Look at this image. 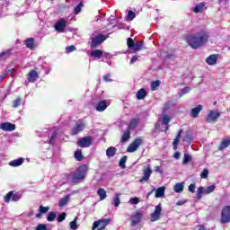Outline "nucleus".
Listing matches in <instances>:
<instances>
[{"label":"nucleus","instance_id":"obj_1","mask_svg":"<svg viewBox=\"0 0 230 230\" xmlns=\"http://www.w3.org/2000/svg\"><path fill=\"white\" fill-rule=\"evenodd\" d=\"M185 40L191 49H199L209 40V34L208 31L201 30L195 34H187Z\"/></svg>","mask_w":230,"mask_h":230},{"label":"nucleus","instance_id":"obj_2","mask_svg":"<svg viewBox=\"0 0 230 230\" xmlns=\"http://www.w3.org/2000/svg\"><path fill=\"white\" fill-rule=\"evenodd\" d=\"M87 172H89L87 164L80 165L75 172H71V183L74 185L80 184L87 177Z\"/></svg>","mask_w":230,"mask_h":230},{"label":"nucleus","instance_id":"obj_3","mask_svg":"<svg viewBox=\"0 0 230 230\" xmlns=\"http://www.w3.org/2000/svg\"><path fill=\"white\" fill-rule=\"evenodd\" d=\"M21 199H22V193H19L15 190H11L4 197V201L5 202V204H8L10 200H12L13 202H19Z\"/></svg>","mask_w":230,"mask_h":230},{"label":"nucleus","instance_id":"obj_4","mask_svg":"<svg viewBox=\"0 0 230 230\" xmlns=\"http://www.w3.org/2000/svg\"><path fill=\"white\" fill-rule=\"evenodd\" d=\"M109 39V36H105L102 33L96 35L95 37L91 39V48L92 49H96L98 46H101L102 42H105Z\"/></svg>","mask_w":230,"mask_h":230},{"label":"nucleus","instance_id":"obj_5","mask_svg":"<svg viewBox=\"0 0 230 230\" xmlns=\"http://www.w3.org/2000/svg\"><path fill=\"white\" fill-rule=\"evenodd\" d=\"M109 224H111V218L99 219L93 222L92 230H103Z\"/></svg>","mask_w":230,"mask_h":230},{"label":"nucleus","instance_id":"obj_6","mask_svg":"<svg viewBox=\"0 0 230 230\" xmlns=\"http://www.w3.org/2000/svg\"><path fill=\"white\" fill-rule=\"evenodd\" d=\"M93 145V137L87 136L81 137L77 140V146L80 148H89Z\"/></svg>","mask_w":230,"mask_h":230},{"label":"nucleus","instance_id":"obj_7","mask_svg":"<svg viewBox=\"0 0 230 230\" xmlns=\"http://www.w3.org/2000/svg\"><path fill=\"white\" fill-rule=\"evenodd\" d=\"M230 222V206L226 205L223 208L221 211V224H229Z\"/></svg>","mask_w":230,"mask_h":230},{"label":"nucleus","instance_id":"obj_8","mask_svg":"<svg viewBox=\"0 0 230 230\" xmlns=\"http://www.w3.org/2000/svg\"><path fill=\"white\" fill-rule=\"evenodd\" d=\"M141 145H143V139L140 137H137L128 146L127 152H128L129 154H134V152H136V150H137L139 146H141Z\"/></svg>","mask_w":230,"mask_h":230},{"label":"nucleus","instance_id":"obj_9","mask_svg":"<svg viewBox=\"0 0 230 230\" xmlns=\"http://www.w3.org/2000/svg\"><path fill=\"white\" fill-rule=\"evenodd\" d=\"M163 212V205L159 203L155 208V211L150 215V221L151 222H157L159 218H161V213Z\"/></svg>","mask_w":230,"mask_h":230},{"label":"nucleus","instance_id":"obj_10","mask_svg":"<svg viewBox=\"0 0 230 230\" xmlns=\"http://www.w3.org/2000/svg\"><path fill=\"white\" fill-rule=\"evenodd\" d=\"M85 128V123L82 121V119H79L75 122V126L71 129V136H78L80 132L84 131V128Z\"/></svg>","mask_w":230,"mask_h":230},{"label":"nucleus","instance_id":"obj_11","mask_svg":"<svg viewBox=\"0 0 230 230\" xmlns=\"http://www.w3.org/2000/svg\"><path fill=\"white\" fill-rule=\"evenodd\" d=\"M143 218V212L137 210L132 216H131V227H135V226H137L141 222Z\"/></svg>","mask_w":230,"mask_h":230},{"label":"nucleus","instance_id":"obj_12","mask_svg":"<svg viewBox=\"0 0 230 230\" xmlns=\"http://www.w3.org/2000/svg\"><path fill=\"white\" fill-rule=\"evenodd\" d=\"M38 68L31 69L28 74H27V80L30 84H35L40 76L39 75V73L37 72Z\"/></svg>","mask_w":230,"mask_h":230},{"label":"nucleus","instance_id":"obj_13","mask_svg":"<svg viewBox=\"0 0 230 230\" xmlns=\"http://www.w3.org/2000/svg\"><path fill=\"white\" fill-rule=\"evenodd\" d=\"M54 28L56 31L62 32L66 28H67V22H66L64 18H61L55 23Z\"/></svg>","mask_w":230,"mask_h":230},{"label":"nucleus","instance_id":"obj_14","mask_svg":"<svg viewBox=\"0 0 230 230\" xmlns=\"http://www.w3.org/2000/svg\"><path fill=\"white\" fill-rule=\"evenodd\" d=\"M219 116L220 112L212 110L207 116L206 121L207 123H213V121H217L218 119Z\"/></svg>","mask_w":230,"mask_h":230},{"label":"nucleus","instance_id":"obj_15","mask_svg":"<svg viewBox=\"0 0 230 230\" xmlns=\"http://www.w3.org/2000/svg\"><path fill=\"white\" fill-rule=\"evenodd\" d=\"M1 130H4V132H12L13 130H15L16 127L15 124L10 123V122H3L0 124Z\"/></svg>","mask_w":230,"mask_h":230},{"label":"nucleus","instance_id":"obj_16","mask_svg":"<svg viewBox=\"0 0 230 230\" xmlns=\"http://www.w3.org/2000/svg\"><path fill=\"white\" fill-rule=\"evenodd\" d=\"M139 121H141L139 118L131 119L128 126V130H136V128H137V126L139 125Z\"/></svg>","mask_w":230,"mask_h":230},{"label":"nucleus","instance_id":"obj_17","mask_svg":"<svg viewBox=\"0 0 230 230\" xmlns=\"http://www.w3.org/2000/svg\"><path fill=\"white\" fill-rule=\"evenodd\" d=\"M217 60H218V54H212L206 58L205 62L208 66H215V64H217Z\"/></svg>","mask_w":230,"mask_h":230},{"label":"nucleus","instance_id":"obj_18","mask_svg":"<svg viewBox=\"0 0 230 230\" xmlns=\"http://www.w3.org/2000/svg\"><path fill=\"white\" fill-rule=\"evenodd\" d=\"M206 6H208V3H206V2H201V3H199V4H197L194 8H193V12H194V13H200V12H202V10H204V8H205V10H208V7H206Z\"/></svg>","mask_w":230,"mask_h":230},{"label":"nucleus","instance_id":"obj_19","mask_svg":"<svg viewBox=\"0 0 230 230\" xmlns=\"http://www.w3.org/2000/svg\"><path fill=\"white\" fill-rule=\"evenodd\" d=\"M203 106L202 105H198L197 107L193 108L190 111V117L191 118H199V114H200V111H202Z\"/></svg>","mask_w":230,"mask_h":230},{"label":"nucleus","instance_id":"obj_20","mask_svg":"<svg viewBox=\"0 0 230 230\" xmlns=\"http://www.w3.org/2000/svg\"><path fill=\"white\" fill-rule=\"evenodd\" d=\"M90 57H92L93 58L100 59L103 57V50H102V49H93V50L91 51Z\"/></svg>","mask_w":230,"mask_h":230},{"label":"nucleus","instance_id":"obj_21","mask_svg":"<svg viewBox=\"0 0 230 230\" xmlns=\"http://www.w3.org/2000/svg\"><path fill=\"white\" fill-rule=\"evenodd\" d=\"M24 44L28 49H35V39L33 38H27L24 40Z\"/></svg>","mask_w":230,"mask_h":230},{"label":"nucleus","instance_id":"obj_22","mask_svg":"<svg viewBox=\"0 0 230 230\" xmlns=\"http://www.w3.org/2000/svg\"><path fill=\"white\" fill-rule=\"evenodd\" d=\"M152 175V169L150 167L144 170V176L139 180V182H144V181H148Z\"/></svg>","mask_w":230,"mask_h":230},{"label":"nucleus","instance_id":"obj_23","mask_svg":"<svg viewBox=\"0 0 230 230\" xmlns=\"http://www.w3.org/2000/svg\"><path fill=\"white\" fill-rule=\"evenodd\" d=\"M23 163H24V158L21 157L9 162V166H13V168H16L17 166H21Z\"/></svg>","mask_w":230,"mask_h":230},{"label":"nucleus","instance_id":"obj_24","mask_svg":"<svg viewBox=\"0 0 230 230\" xmlns=\"http://www.w3.org/2000/svg\"><path fill=\"white\" fill-rule=\"evenodd\" d=\"M107 109V102L106 101H100L96 105V111L98 112H103Z\"/></svg>","mask_w":230,"mask_h":230},{"label":"nucleus","instance_id":"obj_25","mask_svg":"<svg viewBox=\"0 0 230 230\" xmlns=\"http://www.w3.org/2000/svg\"><path fill=\"white\" fill-rule=\"evenodd\" d=\"M229 145H230V137L223 138L218 146V150H226V148H227V146H229Z\"/></svg>","mask_w":230,"mask_h":230},{"label":"nucleus","instance_id":"obj_26","mask_svg":"<svg viewBox=\"0 0 230 230\" xmlns=\"http://www.w3.org/2000/svg\"><path fill=\"white\" fill-rule=\"evenodd\" d=\"M146 90L145 88H141L137 93V100H145L146 98Z\"/></svg>","mask_w":230,"mask_h":230},{"label":"nucleus","instance_id":"obj_27","mask_svg":"<svg viewBox=\"0 0 230 230\" xmlns=\"http://www.w3.org/2000/svg\"><path fill=\"white\" fill-rule=\"evenodd\" d=\"M116 152H118V149L114 146H110L106 150V155L107 157H114L116 155Z\"/></svg>","mask_w":230,"mask_h":230},{"label":"nucleus","instance_id":"obj_28","mask_svg":"<svg viewBox=\"0 0 230 230\" xmlns=\"http://www.w3.org/2000/svg\"><path fill=\"white\" fill-rule=\"evenodd\" d=\"M97 195L100 197V200H105L107 199V191L103 188H99Z\"/></svg>","mask_w":230,"mask_h":230},{"label":"nucleus","instance_id":"obj_29","mask_svg":"<svg viewBox=\"0 0 230 230\" xmlns=\"http://www.w3.org/2000/svg\"><path fill=\"white\" fill-rule=\"evenodd\" d=\"M69 195H66L64 198L60 199L58 203L59 208H64V206L67 205V203L69 202Z\"/></svg>","mask_w":230,"mask_h":230},{"label":"nucleus","instance_id":"obj_30","mask_svg":"<svg viewBox=\"0 0 230 230\" xmlns=\"http://www.w3.org/2000/svg\"><path fill=\"white\" fill-rule=\"evenodd\" d=\"M166 189L164 188V187H160V188H158L157 190H156V191H155V198L156 199H161V198H163V197H164V190H165Z\"/></svg>","mask_w":230,"mask_h":230},{"label":"nucleus","instance_id":"obj_31","mask_svg":"<svg viewBox=\"0 0 230 230\" xmlns=\"http://www.w3.org/2000/svg\"><path fill=\"white\" fill-rule=\"evenodd\" d=\"M174 191L175 193H182V191H184V183H176L174 185Z\"/></svg>","mask_w":230,"mask_h":230},{"label":"nucleus","instance_id":"obj_32","mask_svg":"<svg viewBox=\"0 0 230 230\" xmlns=\"http://www.w3.org/2000/svg\"><path fill=\"white\" fill-rule=\"evenodd\" d=\"M143 49V41H137L133 47V51L137 53V51H141Z\"/></svg>","mask_w":230,"mask_h":230},{"label":"nucleus","instance_id":"obj_33","mask_svg":"<svg viewBox=\"0 0 230 230\" xmlns=\"http://www.w3.org/2000/svg\"><path fill=\"white\" fill-rule=\"evenodd\" d=\"M130 138V130H127L126 132H124V134L122 135L121 138H120V143H127V141Z\"/></svg>","mask_w":230,"mask_h":230},{"label":"nucleus","instance_id":"obj_34","mask_svg":"<svg viewBox=\"0 0 230 230\" xmlns=\"http://www.w3.org/2000/svg\"><path fill=\"white\" fill-rule=\"evenodd\" d=\"M74 156L76 161H84V155H82V150L80 149L75 152Z\"/></svg>","mask_w":230,"mask_h":230},{"label":"nucleus","instance_id":"obj_35","mask_svg":"<svg viewBox=\"0 0 230 230\" xmlns=\"http://www.w3.org/2000/svg\"><path fill=\"white\" fill-rule=\"evenodd\" d=\"M21 103H22V97H17L13 102V108L17 109L18 107H21Z\"/></svg>","mask_w":230,"mask_h":230},{"label":"nucleus","instance_id":"obj_36","mask_svg":"<svg viewBox=\"0 0 230 230\" xmlns=\"http://www.w3.org/2000/svg\"><path fill=\"white\" fill-rule=\"evenodd\" d=\"M127 155H124L120 158L119 162V166H120V168H122L123 170H125V168H127V165L125 164L127 163Z\"/></svg>","mask_w":230,"mask_h":230},{"label":"nucleus","instance_id":"obj_37","mask_svg":"<svg viewBox=\"0 0 230 230\" xmlns=\"http://www.w3.org/2000/svg\"><path fill=\"white\" fill-rule=\"evenodd\" d=\"M136 44V41L132 38L127 39V46L128 49H134V46Z\"/></svg>","mask_w":230,"mask_h":230},{"label":"nucleus","instance_id":"obj_38","mask_svg":"<svg viewBox=\"0 0 230 230\" xmlns=\"http://www.w3.org/2000/svg\"><path fill=\"white\" fill-rule=\"evenodd\" d=\"M159 85H161V81L159 80L151 82V91H157Z\"/></svg>","mask_w":230,"mask_h":230},{"label":"nucleus","instance_id":"obj_39","mask_svg":"<svg viewBox=\"0 0 230 230\" xmlns=\"http://www.w3.org/2000/svg\"><path fill=\"white\" fill-rule=\"evenodd\" d=\"M77 220H78V217H75V219L69 223L70 229H73V230L78 229V225H76Z\"/></svg>","mask_w":230,"mask_h":230},{"label":"nucleus","instance_id":"obj_40","mask_svg":"<svg viewBox=\"0 0 230 230\" xmlns=\"http://www.w3.org/2000/svg\"><path fill=\"white\" fill-rule=\"evenodd\" d=\"M57 136H58V132L53 131V133L49 140V145H55V140L57 139Z\"/></svg>","mask_w":230,"mask_h":230},{"label":"nucleus","instance_id":"obj_41","mask_svg":"<svg viewBox=\"0 0 230 230\" xmlns=\"http://www.w3.org/2000/svg\"><path fill=\"white\" fill-rule=\"evenodd\" d=\"M11 56H12V49H10L0 53V58H4V57L5 58H8V57H11Z\"/></svg>","mask_w":230,"mask_h":230},{"label":"nucleus","instance_id":"obj_42","mask_svg":"<svg viewBox=\"0 0 230 230\" xmlns=\"http://www.w3.org/2000/svg\"><path fill=\"white\" fill-rule=\"evenodd\" d=\"M55 218H57V213L55 212H49V216L47 217V220L49 222H55Z\"/></svg>","mask_w":230,"mask_h":230},{"label":"nucleus","instance_id":"obj_43","mask_svg":"<svg viewBox=\"0 0 230 230\" xmlns=\"http://www.w3.org/2000/svg\"><path fill=\"white\" fill-rule=\"evenodd\" d=\"M84 7V2H81L75 8V14L78 15L82 12V8Z\"/></svg>","mask_w":230,"mask_h":230},{"label":"nucleus","instance_id":"obj_44","mask_svg":"<svg viewBox=\"0 0 230 230\" xmlns=\"http://www.w3.org/2000/svg\"><path fill=\"white\" fill-rule=\"evenodd\" d=\"M170 121H172V119H170V116L164 115L162 119L163 125H170Z\"/></svg>","mask_w":230,"mask_h":230},{"label":"nucleus","instance_id":"obj_45","mask_svg":"<svg viewBox=\"0 0 230 230\" xmlns=\"http://www.w3.org/2000/svg\"><path fill=\"white\" fill-rule=\"evenodd\" d=\"M121 204V201L119 200V194H116L113 199V205L115 208H118Z\"/></svg>","mask_w":230,"mask_h":230},{"label":"nucleus","instance_id":"obj_46","mask_svg":"<svg viewBox=\"0 0 230 230\" xmlns=\"http://www.w3.org/2000/svg\"><path fill=\"white\" fill-rule=\"evenodd\" d=\"M35 230H51V228H48V225L46 224H39Z\"/></svg>","mask_w":230,"mask_h":230},{"label":"nucleus","instance_id":"obj_47","mask_svg":"<svg viewBox=\"0 0 230 230\" xmlns=\"http://www.w3.org/2000/svg\"><path fill=\"white\" fill-rule=\"evenodd\" d=\"M183 141L185 143H191V141H193V138L191 137V134L190 133H187L184 137H183Z\"/></svg>","mask_w":230,"mask_h":230},{"label":"nucleus","instance_id":"obj_48","mask_svg":"<svg viewBox=\"0 0 230 230\" xmlns=\"http://www.w3.org/2000/svg\"><path fill=\"white\" fill-rule=\"evenodd\" d=\"M190 161H191V156H190V155H188V154H184L182 164H188V163H190Z\"/></svg>","mask_w":230,"mask_h":230},{"label":"nucleus","instance_id":"obj_49","mask_svg":"<svg viewBox=\"0 0 230 230\" xmlns=\"http://www.w3.org/2000/svg\"><path fill=\"white\" fill-rule=\"evenodd\" d=\"M216 188L217 187L215 185H210V186L207 187V190H205V193L207 195H209V193H213L215 191Z\"/></svg>","mask_w":230,"mask_h":230},{"label":"nucleus","instance_id":"obj_50","mask_svg":"<svg viewBox=\"0 0 230 230\" xmlns=\"http://www.w3.org/2000/svg\"><path fill=\"white\" fill-rule=\"evenodd\" d=\"M39 211H40V213L44 215L45 213H48L49 211V207H44L41 205V206H40Z\"/></svg>","mask_w":230,"mask_h":230},{"label":"nucleus","instance_id":"obj_51","mask_svg":"<svg viewBox=\"0 0 230 230\" xmlns=\"http://www.w3.org/2000/svg\"><path fill=\"white\" fill-rule=\"evenodd\" d=\"M190 91H191V88H190V86H186L183 89H181V93H180V96H184V94H188V93H190Z\"/></svg>","mask_w":230,"mask_h":230},{"label":"nucleus","instance_id":"obj_52","mask_svg":"<svg viewBox=\"0 0 230 230\" xmlns=\"http://www.w3.org/2000/svg\"><path fill=\"white\" fill-rule=\"evenodd\" d=\"M128 21H134V19H136V13H134L133 11H128Z\"/></svg>","mask_w":230,"mask_h":230},{"label":"nucleus","instance_id":"obj_53","mask_svg":"<svg viewBox=\"0 0 230 230\" xmlns=\"http://www.w3.org/2000/svg\"><path fill=\"white\" fill-rule=\"evenodd\" d=\"M208 175H209V171L208 169H204L200 173V178L208 179Z\"/></svg>","mask_w":230,"mask_h":230},{"label":"nucleus","instance_id":"obj_54","mask_svg":"<svg viewBox=\"0 0 230 230\" xmlns=\"http://www.w3.org/2000/svg\"><path fill=\"white\" fill-rule=\"evenodd\" d=\"M66 217H67V215L66 214V212L61 213V214L58 217V222H64V220H66Z\"/></svg>","mask_w":230,"mask_h":230},{"label":"nucleus","instance_id":"obj_55","mask_svg":"<svg viewBox=\"0 0 230 230\" xmlns=\"http://www.w3.org/2000/svg\"><path fill=\"white\" fill-rule=\"evenodd\" d=\"M66 53H73V51H76V47L74 45L68 46L66 48Z\"/></svg>","mask_w":230,"mask_h":230},{"label":"nucleus","instance_id":"obj_56","mask_svg":"<svg viewBox=\"0 0 230 230\" xmlns=\"http://www.w3.org/2000/svg\"><path fill=\"white\" fill-rule=\"evenodd\" d=\"M181 140L177 139V138H174L173 142H172V148L173 150H177V148H179V142Z\"/></svg>","mask_w":230,"mask_h":230},{"label":"nucleus","instance_id":"obj_57","mask_svg":"<svg viewBox=\"0 0 230 230\" xmlns=\"http://www.w3.org/2000/svg\"><path fill=\"white\" fill-rule=\"evenodd\" d=\"M129 202H130L131 204L137 205V204H139V198H137V197L131 198V199H129Z\"/></svg>","mask_w":230,"mask_h":230},{"label":"nucleus","instance_id":"obj_58","mask_svg":"<svg viewBox=\"0 0 230 230\" xmlns=\"http://www.w3.org/2000/svg\"><path fill=\"white\" fill-rule=\"evenodd\" d=\"M138 58H139V56H137V55L133 56L132 58H131V60H130V62H129V64L132 65V64L137 62V59H138Z\"/></svg>","mask_w":230,"mask_h":230},{"label":"nucleus","instance_id":"obj_59","mask_svg":"<svg viewBox=\"0 0 230 230\" xmlns=\"http://www.w3.org/2000/svg\"><path fill=\"white\" fill-rule=\"evenodd\" d=\"M195 183H192L189 186V191H190V193H195Z\"/></svg>","mask_w":230,"mask_h":230},{"label":"nucleus","instance_id":"obj_60","mask_svg":"<svg viewBox=\"0 0 230 230\" xmlns=\"http://www.w3.org/2000/svg\"><path fill=\"white\" fill-rule=\"evenodd\" d=\"M197 193H199V195H202V193H206V190H204V187L201 186L198 189Z\"/></svg>","mask_w":230,"mask_h":230},{"label":"nucleus","instance_id":"obj_61","mask_svg":"<svg viewBox=\"0 0 230 230\" xmlns=\"http://www.w3.org/2000/svg\"><path fill=\"white\" fill-rule=\"evenodd\" d=\"M103 80H104V82H112V79H111V75L110 74L104 75Z\"/></svg>","mask_w":230,"mask_h":230},{"label":"nucleus","instance_id":"obj_62","mask_svg":"<svg viewBox=\"0 0 230 230\" xmlns=\"http://www.w3.org/2000/svg\"><path fill=\"white\" fill-rule=\"evenodd\" d=\"M181 137H182V129H180L175 139H178L181 141Z\"/></svg>","mask_w":230,"mask_h":230},{"label":"nucleus","instance_id":"obj_63","mask_svg":"<svg viewBox=\"0 0 230 230\" xmlns=\"http://www.w3.org/2000/svg\"><path fill=\"white\" fill-rule=\"evenodd\" d=\"M173 57H175V54L172 53H167L166 56H165V58L168 60L170 58H173Z\"/></svg>","mask_w":230,"mask_h":230},{"label":"nucleus","instance_id":"obj_64","mask_svg":"<svg viewBox=\"0 0 230 230\" xmlns=\"http://www.w3.org/2000/svg\"><path fill=\"white\" fill-rule=\"evenodd\" d=\"M173 157L174 159H181V153L179 152L174 153Z\"/></svg>","mask_w":230,"mask_h":230}]
</instances>
